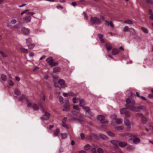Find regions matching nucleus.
I'll return each mask as SVG.
<instances>
[{
    "instance_id": "052dcab7",
    "label": "nucleus",
    "mask_w": 153,
    "mask_h": 153,
    "mask_svg": "<svg viewBox=\"0 0 153 153\" xmlns=\"http://www.w3.org/2000/svg\"><path fill=\"white\" fill-rule=\"evenodd\" d=\"M16 22V20L15 19H12L11 21V23L13 24H15Z\"/></svg>"
},
{
    "instance_id": "e2e57ef3",
    "label": "nucleus",
    "mask_w": 153,
    "mask_h": 153,
    "mask_svg": "<svg viewBox=\"0 0 153 153\" xmlns=\"http://www.w3.org/2000/svg\"><path fill=\"white\" fill-rule=\"evenodd\" d=\"M90 136L91 138L93 137H95L97 136V135L94 134H91Z\"/></svg>"
},
{
    "instance_id": "bf43d9fd",
    "label": "nucleus",
    "mask_w": 153,
    "mask_h": 153,
    "mask_svg": "<svg viewBox=\"0 0 153 153\" xmlns=\"http://www.w3.org/2000/svg\"><path fill=\"white\" fill-rule=\"evenodd\" d=\"M125 116L127 117H128L130 116V113L128 112H126L125 114Z\"/></svg>"
},
{
    "instance_id": "680f3d73",
    "label": "nucleus",
    "mask_w": 153,
    "mask_h": 153,
    "mask_svg": "<svg viewBox=\"0 0 153 153\" xmlns=\"http://www.w3.org/2000/svg\"><path fill=\"white\" fill-rule=\"evenodd\" d=\"M76 97H74L73 98V103L74 104L76 103H77V102L75 101L76 100Z\"/></svg>"
},
{
    "instance_id": "e433bc0d",
    "label": "nucleus",
    "mask_w": 153,
    "mask_h": 153,
    "mask_svg": "<svg viewBox=\"0 0 153 153\" xmlns=\"http://www.w3.org/2000/svg\"><path fill=\"white\" fill-rule=\"evenodd\" d=\"M91 146L89 144H87L84 147V149L85 150H88L91 148Z\"/></svg>"
},
{
    "instance_id": "7c9ffc66",
    "label": "nucleus",
    "mask_w": 153,
    "mask_h": 153,
    "mask_svg": "<svg viewBox=\"0 0 153 153\" xmlns=\"http://www.w3.org/2000/svg\"><path fill=\"white\" fill-rule=\"evenodd\" d=\"M77 120L79 121L80 123H82L83 122H84V120L83 119V117L81 115H80L79 118H78Z\"/></svg>"
},
{
    "instance_id": "aec40b11",
    "label": "nucleus",
    "mask_w": 153,
    "mask_h": 153,
    "mask_svg": "<svg viewBox=\"0 0 153 153\" xmlns=\"http://www.w3.org/2000/svg\"><path fill=\"white\" fill-rule=\"evenodd\" d=\"M79 101V105L80 106L82 107V108L84 106V105L86 104V103L85 101L82 100H80Z\"/></svg>"
},
{
    "instance_id": "4c0bfd02",
    "label": "nucleus",
    "mask_w": 153,
    "mask_h": 153,
    "mask_svg": "<svg viewBox=\"0 0 153 153\" xmlns=\"http://www.w3.org/2000/svg\"><path fill=\"white\" fill-rule=\"evenodd\" d=\"M32 42V40L31 38H28L26 39V43L27 45L30 44Z\"/></svg>"
},
{
    "instance_id": "49530a36",
    "label": "nucleus",
    "mask_w": 153,
    "mask_h": 153,
    "mask_svg": "<svg viewBox=\"0 0 153 153\" xmlns=\"http://www.w3.org/2000/svg\"><path fill=\"white\" fill-rule=\"evenodd\" d=\"M73 108L74 109L76 110H77V111H79V109H80L79 107L76 105H74L73 106Z\"/></svg>"
},
{
    "instance_id": "0e129e2a",
    "label": "nucleus",
    "mask_w": 153,
    "mask_h": 153,
    "mask_svg": "<svg viewBox=\"0 0 153 153\" xmlns=\"http://www.w3.org/2000/svg\"><path fill=\"white\" fill-rule=\"evenodd\" d=\"M78 118L76 117H73L71 119V120L72 121H76L77 120Z\"/></svg>"
},
{
    "instance_id": "338daca9",
    "label": "nucleus",
    "mask_w": 153,
    "mask_h": 153,
    "mask_svg": "<svg viewBox=\"0 0 153 153\" xmlns=\"http://www.w3.org/2000/svg\"><path fill=\"white\" fill-rule=\"evenodd\" d=\"M146 1L150 4H153V0H146Z\"/></svg>"
},
{
    "instance_id": "f3484780",
    "label": "nucleus",
    "mask_w": 153,
    "mask_h": 153,
    "mask_svg": "<svg viewBox=\"0 0 153 153\" xmlns=\"http://www.w3.org/2000/svg\"><path fill=\"white\" fill-rule=\"evenodd\" d=\"M99 135L102 139L104 140H107L108 139V137L100 133L99 134Z\"/></svg>"
},
{
    "instance_id": "69168bd1",
    "label": "nucleus",
    "mask_w": 153,
    "mask_h": 153,
    "mask_svg": "<svg viewBox=\"0 0 153 153\" xmlns=\"http://www.w3.org/2000/svg\"><path fill=\"white\" fill-rule=\"evenodd\" d=\"M91 151L92 152V153H97L96 150V148H94L91 149Z\"/></svg>"
},
{
    "instance_id": "6e6d98bb",
    "label": "nucleus",
    "mask_w": 153,
    "mask_h": 153,
    "mask_svg": "<svg viewBox=\"0 0 153 153\" xmlns=\"http://www.w3.org/2000/svg\"><path fill=\"white\" fill-rule=\"evenodd\" d=\"M25 98V96L24 95H22L20 98V100L21 101H22Z\"/></svg>"
},
{
    "instance_id": "603ef678",
    "label": "nucleus",
    "mask_w": 153,
    "mask_h": 153,
    "mask_svg": "<svg viewBox=\"0 0 153 153\" xmlns=\"http://www.w3.org/2000/svg\"><path fill=\"white\" fill-rule=\"evenodd\" d=\"M68 96H75V94L73 93L70 92L68 93Z\"/></svg>"
},
{
    "instance_id": "ddd939ff",
    "label": "nucleus",
    "mask_w": 153,
    "mask_h": 153,
    "mask_svg": "<svg viewBox=\"0 0 153 153\" xmlns=\"http://www.w3.org/2000/svg\"><path fill=\"white\" fill-rule=\"evenodd\" d=\"M133 143L134 144H137L140 143V140L138 138H135L133 140Z\"/></svg>"
},
{
    "instance_id": "5fc2aeb1",
    "label": "nucleus",
    "mask_w": 153,
    "mask_h": 153,
    "mask_svg": "<svg viewBox=\"0 0 153 153\" xmlns=\"http://www.w3.org/2000/svg\"><path fill=\"white\" fill-rule=\"evenodd\" d=\"M1 55L3 57H6L7 56V55L3 51L1 53Z\"/></svg>"
},
{
    "instance_id": "f03ea898",
    "label": "nucleus",
    "mask_w": 153,
    "mask_h": 153,
    "mask_svg": "<svg viewBox=\"0 0 153 153\" xmlns=\"http://www.w3.org/2000/svg\"><path fill=\"white\" fill-rule=\"evenodd\" d=\"M39 104L42 111L44 112V114L41 117V119L42 120H48L50 116V114L47 111H45V108L41 103H40Z\"/></svg>"
},
{
    "instance_id": "393cba45",
    "label": "nucleus",
    "mask_w": 153,
    "mask_h": 153,
    "mask_svg": "<svg viewBox=\"0 0 153 153\" xmlns=\"http://www.w3.org/2000/svg\"><path fill=\"white\" fill-rule=\"evenodd\" d=\"M110 143H112L114 146L116 145H117L118 144V143L119 142V141L118 140H112L110 141Z\"/></svg>"
},
{
    "instance_id": "c03bdc74",
    "label": "nucleus",
    "mask_w": 153,
    "mask_h": 153,
    "mask_svg": "<svg viewBox=\"0 0 153 153\" xmlns=\"http://www.w3.org/2000/svg\"><path fill=\"white\" fill-rule=\"evenodd\" d=\"M97 152L98 153H103V150L101 148H99L97 149Z\"/></svg>"
},
{
    "instance_id": "774afa93",
    "label": "nucleus",
    "mask_w": 153,
    "mask_h": 153,
    "mask_svg": "<svg viewBox=\"0 0 153 153\" xmlns=\"http://www.w3.org/2000/svg\"><path fill=\"white\" fill-rule=\"evenodd\" d=\"M63 96L65 97H67L68 96V93H64L63 94Z\"/></svg>"
},
{
    "instance_id": "5701e85b",
    "label": "nucleus",
    "mask_w": 153,
    "mask_h": 153,
    "mask_svg": "<svg viewBox=\"0 0 153 153\" xmlns=\"http://www.w3.org/2000/svg\"><path fill=\"white\" fill-rule=\"evenodd\" d=\"M59 129L57 128L54 131V135L55 136H59V135H58V134H59Z\"/></svg>"
},
{
    "instance_id": "b1692460",
    "label": "nucleus",
    "mask_w": 153,
    "mask_h": 153,
    "mask_svg": "<svg viewBox=\"0 0 153 153\" xmlns=\"http://www.w3.org/2000/svg\"><path fill=\"white\" fill-rule=\"evenodd\" d=\"M129 31L130 33L132 35H135L136 34V32L135 30L133 28H130L129 29Z\"/></svg>"
},
{
    "instance_id": "ea45409f",
    "label": "nucleus",
    "mask_w": 153,
    "mask_h": 153,
    "mask_svg": "<svg viewBox=\"0 0 153 153\" xmlns=\"http://www.w3.org/2000/svg\"><path fill=\"white\" fill-rule=\"evenodd\" d=\"M123 128V127L122 126H118L114 128V129L117 130H122Z\"/></svg>"
},
{
    "instance_id": "6ab92c4d",
    "label": "nucleus",
    "mask_w": 153,
    "mask_h": 153,
    "mask_svg": "<svg viewBox=\"0 0 153 153\" xmlns=\"http://www.w3.org/2000/svg\"><path fill=\"white\" fill-rule=\"evenodd\" d=\"M147 122V119L144 116L141 119V122L143 124H145Z\"/></svg>"
},
{
    "instance_id": "4468645a",
    "label": "nucleus",
    "mask_w": 153,
    "mask_h": 153,
    "mask_svg": "<svg viewBox=\"0 0 153 153\" xmlns=\"http://www.w3.org/2000/svg\"><path fill=\"white\" fill-rule=\"evenodd\" d=\"M105 22L107 23L106 24L108 26L109 25L111 26V28L113 29H114V26L112 22L111 21H110L109 22L107 20H105Z\"/></svg>"
},
{
    "instance_id": "2f4dec72",
    "label": "nucleus",
    "mask_w": 153,
    "mask_h": 153,
    "mask_svg": "<svg viewBox=\"0 0 153 153\" xmlns=\"http://www.w3.org/2000/svg\"><path fill=\"white\" fill-rule=\"evenodd\" d=\"M59 135L61 136V138L62 139H65L67 137V135L65 133L60 134Z\"/></svg>"
},
{
    "instance_id": "39448f33",
    "label": "nucleus",
    "mask_w": 153,
    "mask_h": 153,
    "mask_svg": "<svg viewBox=\"0 0 153 153\" xmlns=\"http://www.w3.org/2000/svg\"><path fill=\"white\" fill-rule=\"evenodd\" d=\"M97 120L100 121L102 123H107L108 122V120H105V117L102 115H99L97 116Z\"/></svg>"
},
{
    "instance_id": "f8f14e48",
    "label": "nucleus",
    "mask_w": 153,
    "mask_h": 153,
    "mask_svg": "<svg viewBox=\"0 0 153 153\" xmlns=\"http://www.w3.org/2000/svg\"><path fill=\"white\" fill-rule=\"evenodd\" d=\"M32 107L33 110L34 111H38L39 109V106L36 104H33Z\"/></svg>"
},
{
    "instance_id": "6e6552de",
    "label": "nucleus",
    "mask_w": 153,
    "mask_h": 153,
    "mask_svg": "<svg viewBox=\"0 0 153 153\" xmlns=\"http://www.w3.org/2000/svg\"><path fill=\"white\" fill-rule=\"evenodd\" d=\"M46 61L50 66H52V64L53 63V58L52 56H50L46 59Z\"/></svg>"
},
{
    "instance_id": "0eeeda50",
    "label": "nucleus",
    "mask_w": 153,
    "mask_h": 153,
    "mask_svg": "<svg viewBox=\"0 0 153 153\" xmlns=\"http://www.w3.org/2000/svg\"><path fill=\"white\" fill-rule=\"evenodd\" d=\"M22 31L24 34L26 35H28L30 32L29 30L24 27L22 28Z\"/></svg>"
},
{
    "instance_id": "4d7b16f0",
    "label": "nucleus",
    "mask_w": 153,
    "mask_h": 153,
    "mask_svg": "<svg viewBox=\"0 0 153 153\" xmlns=\"http://www.w3.org/2000/svg\"><path fill=\"white\" fill-rule=\"evenodd\" d=\"M59 100L60 102H63V98L61 96H59Z\"/></svg>"
},
{
    "instance_id": "9d476101",
    "label": "nucleus",
    "mask_w": 153,
    "mask_h": 153,
    "mask_svg": "<svg viewBox=\"0 0 153 153\" xmlns=\"http://www.w3.org/2000/svg\"><path fill=\"white\" fill-rule=\"evenodd\" d=\"M59 83L61 85H64L62 87L63 88L67 87L66 85L65 84V81L62 79H60L58 81Z\"/></svg>"
},
{
    "instance_id": "c9c22d12",
    "label": "nucleus",
    "mask_w": 153,
    "mask_h": 153,
    "mask_svg": "<svg viewBox=\"0 0 153 153\" xmlns=\"http://www.w3.org/2000/svg\"><path fill=\"white\" fill-rule=\"evenodd\" d=\"M107 133L108 134V135L109 136H111L112 137H114L115 136L114 134L111 131H107Z\"/></svg>"
},
{
    "instance_id": "c85d7f7f",
    "label": "nucleus",
    "mask_w": 153,
    "mask_h": 153,
    "mask_svg": "<svg viewBox=\"0 0 153 153\" xmlns=\"http://www.w3.org/2000/svg\"><path fill=\"white\" fill-rule=\"evenodd\" d=\"M20 51L22 53H26L28 52V50L26 48H20Z\"/></svg>"
},
{
    "instance_id": "a19ab883",
    "label": "nucleus",
    "mask_w": 153,
    "mask_h": 153,
    "mask_svg": "<svg viewBox=\"0 0 153 153\" xmlns=\"http://www.w3.org/2000/svg\"><path fill=\"white\" fill-rule=\"evenodd\" d=\"M88 115H89V116H88V117L90 119H92V117H93L94 115V114L93 113L90 111L88 113Z\"/></svg>"
},
{
    "instance_id": "1a4fd4ad",
    "label": "nucleus",
    "mask_w": 153,
    "mask_h": 153,
    "mask_svg": "<svg viewBox=\"0 0 153 153\" xmlns=\"http://www.w3.org/2000/svg\"><path fill=\"white\" fill-rule=\"evenodd\" d=\"M127 145V143L124 141L120 142L118 143V145L119 146L122 148H124Z\"/></svg>"
},
{
    "instance_id": "79ce46f5",
    "label": "nucleus",
    "mask_w": 153,
    "mask_h": 153,
    "mask_svg": "<svg viewBox=\"0 0 153 153\" xmlns=\"http://www.w3.org/2000/svg\"><path fill=\"white\" fill-rule=\"evenodd\" d=\"M136 116L137 117H140L141 119L144 116L141 113H138L136 114Z\"/></svg>"
},
{
    "instance_id": "13d9d810",
    "label": "nucleus",
    "mask_w": 153,
    "mask_h": 153,
    "mask_svg": "<svg viewBox=\"0 0 153 153\" xmlns=\"http://www.w3.org/2000/svg\"><path fill=\"white\" fill-rule=\"evenodd\" d=\"M129 135V134L128 133H125L124 134H122L120 135V136L123 137H126V136H128Z\"/></svg>"
},
{
    "instance_id": "72a5a7b5",
    "label": "nucleus",
    "mask_w": 153,
    "mask_h": 153,
    "mask_svg": "<svg viewBox=\"0 0 153 153\" xmlns=\"http://www.w3.org/2000/svg\"><path fill=\"white\" fill-rule=\"evenodd\" d=\"M117 118V115L115 114H113L111 116V119L116 120Z\"/></svg>"
},
{
    "instance_id": "de8ad7c7",
    "label": "nucleus",
    "mask_w": 153,
    "mask_h": 153,
    "mask_svg": "<svg viewBox=\"0 0 153 153\" xmlns=\"http://www.w3.org/2000/svg\"><path fill=\"white\" fill-rule=\"evenodd\" d=\"M28 47L29 48H33L35 47V45L33 44L30 43L27 45Z\"/></svg>"
},
{
    "instance_id": "a211bd4d",
    "label": "nucleus",
    "mask_w": 153,
    "mask_h": 153,
    "mask_svg": "<svg viewBox=\"0 0 153 153\" xmlns=\"http://www.w3.org/2000/svg\"><path fill=\"white\" fill-rule=\"evenodd\" d=\"M70 105L67 104L63 109V111H69L70 108Z\"/></svg>"
},
{
    "instance_id": "473e14b6",
    "label": "nucleus",
    "mask_w": 153,
    "mask_h": 153,
    "mask_svg": "<svg viewBox=\"0 0 153 153\" xmlns=\"http://www.w3.org/2000/svg\"><path fill=\"white\" fill-rule=\"evenodd\" d=\"M14 92L15 94L17 96L19 95L20 94V91L17 88L14 90Z\"/></svg>"
},
{
    "instance_id": "9b49d317",
    "label": "nucleus",
    "mask_w": 153,
    "mask_h": 153,
    "mask_svg": "<svg viewBox=\"0 0 153 153\" xmlns=\"http://www.w3.org/2000/svg\"><path fill=\"white\" fill-rule=\"evenodd\" d=\"M98 36L101 42L102 43H104L105 42V40L103 39V34H98Z\"/></svg>"
},
{
    "instance_id": "c756f323",
    "label": "nucleus",
    "mask_w": 153,
    "mask_h": 153,
    "mask_svg": "<svg viewBox=\"0 0 153 153\" xmlns=\"http://www.w3.org/2000/svg\"><path fill=\"white\" fill-rule=\"evenodd\" d=\"M123 22L125 23H126L130 25H131L133 24L132 22L130 20H127L124 21Z\"/></svg>"
},
{
    "instance_id": "412c9836",
    "label": "nucleus",
    "mask_w": 153,
    "mask_h": 153,
    "mask_svg": "<svg viewBox=\"0 0 153 153\" xmlns=\"http://www.w3.org/2000/svg\"><path fill=\"white\" fill-rule=\"evenodd\" d=\"M124 122L125 124L127 126H129L130 125V123L129 120L128 119L125 118Z\"/></svg>"
},
{
    "instance_id": "37998d69",
    "label": "nucleus",
    "mask_w": 153,
    "mask_h": 153,
    "mask_svg": "<svg viewBox=\"0 0 153 153\" xmlns=\"http://www.w3.org/2000/svg\"><path fill=\"white\" fill-rule=\"evenodd\" d=\"M105 46L106 48H112L111 45L109 43H106Z\"/></svg>"
},
{
    "instance_id": "bb28decb",
    "label": "nucleus",
    "mask_w": 153,
    "mask_h": 153,
    "mask_svg": "<svg viewBox=\"0 0 153 153\" xmlns=\"http://www.w3.org/2000/svg\"><path fill=\"white\" fill-rule=\"evenodd\" d=\"M122 122V120L120 118L117 119L116 120V123L117 124H121Z\"/></svg>"
},
{
    "instance_id": "09e8293b",
    "label": "nucleus",
    "mask_w": 153,
    "mask_h": 153,
    "mask_svg": "<svg viewBox=\"0 0 153 153\" xmlns=\"http://www.w3.org/2000/svg\"><path fill=\"white\" fill-rule=\"evenodd\" d=\"M9 84L10 85L13 86L14 85V83L11 80H10L9 81Z\"/></svg>"
},
{
    "instance_id": "cd10ccee",
    "label": "nucleus",
    "mask_w": 153,
    "mask_h": 153,
    "mask_svg": "<svg viewBox=\"0 0 153 153\" xmlns=\"http://www.w3.org/2000/svg\"><path fill=\"white\" fill-rule=\"evenodd\" d=\"M141 29L144 33H146V34H148L149 33V30L147 29L144 27H141Z\"/></svg>"
},
{
    "instance_id": "20e7f679",
    "label": "nucleus",
    "mask_w": 153,
    "mask_h": 153,
    "mask_svg": "<svg viewBox=\"0 0 153 153\" xmlns=\"http://www.w3.org/2000/svg\"><path fill=\"white\" fill-rule=\"evenodd\" d=\"M35 14L34 12H29L27 13V16H26L24 19L27 23H28L30 22L31 19V16H32Z\"/></svg>"
},
{
    "instance_id": "2eb2a0df",
    "label": "nucleus",
    "mask_w": 153,
    "mask_h": 153,
    "mask_svg": "<svg viewBox=\"0 0 153 153\" xmlns=\"http://www.w3.org/2000/svg\"><path fill=\"white\" fill-rule=\"evenodd\" d=\"M119 52V50L117 48H113L112 51V54L114 55L117 54Z\"/></svg>"
},
{
    "instance_id": "dca6fc26",
    "label": "nucleus",
    "mask_w": 153,
    "mask_h": 153,
    "mask_svg": "<svg viewBox=\"0 0 153 153\" xmlns=\"http://www.w3.org/2000/svg\"><path fill=\"white\" fill-rule=\"evenodd\" d=\"M61 69L59 67H56L53 68V72L56 73L57 72H59L60 71Z\"/></svg>"
},
{
    "instance_id": "8fccbe9b",
    "label": "nucleus",
    "mask_w": 153,
    "mask_h": 153,
    "mask_svg": "<svg viewBox=\"0 0 153 153\" xmlns=\"http://www.w3.org/2000/svg\"><path fill=\"white\" fill-rule=\"evenodd\" d=\"M62 126L64 128H65L67 129L68 128V127L67 125L65 123H64V122H62Z\"/></svg>"
},
{
    "instance_id": "423d86ee",
    "label": "nucleus",
    "mask_w": 153,
    "mask_h": 153,
    "mask_svg": "<svg viewBox=\"0 0 153 153\" xmlns=\"http://www.w3.org/2000/svg\"><path fill=\"white\" fill-rule=\"evenodd\" d=\"M146 107L144 105L136 106V112H140L141 110L145 111L146 110Z\"/></svg>"
},
{
    "instance_id": "7ed1b4c3",
    "label": "nucleus",
    "mask_w": 153,
    "mask_h": 153,
    "mask_svg": "<svg viewBox=\"0 0 153 153\" xmlns=\"http://www.w3.org/2000/svg\"><path fill=\"white\" fill-rule=\"evenodd\" d=\"M90 21L92 25L95 24L97 25H99L101 23V21L100 19L97 17H95L94 18L91 17L90 19Z\"/></svg>"
},
{
    "instance_id": "3c124183",
    "label": "nucleus",
    "mask_w": 153,
    "mask_h": 153,
    "mask_svg": "<svg viewBox=\"0 0 153 153\" xmlns=\"http://www.w3.org/2000/svg\"><path fill=\"white\" fill-rule=\"evenodd\" d=\"M80 137L81 138V139L83 140L85 139V135L83 133H82L80 134Z\"/></svg>"
},
{
    "instance_id": "4be33fe9",
    "label": "nucleus",
    "mask_w": 153,
    "mask_h": 153,
    "mask_svg": "<svg viewBox=\"0 0 153 153\" xmlns=\"http://www.w3.org/2000/svg\"><path fill=\"white\" fill-rule=\"evenodd\" d=\"M85 112L88 113L91 110L90 108L88 106H84L82 108Z\"/></svg>"
},
{
    "instance_id": "f704fd0d",
    "label": "nucleus",
    "mask_w": 153,
    "mask_h": 153,
    "mask_svg": "<svg viewBox=\"0 0 153 153\" xmlns=\"http://www.w3.org/2000/svg\"><path fill=\"white\" fill-rule=\"evenodd\" d=\"M126 112V108H122L120 110V113H121V114H125Z\"/></svg>"
},
{
    "instance_id": "a18cd8bd",
    "label": "nucleus",
    "mask_w": 153,
    "mask_h": 153,
    "mask_svg": "<svg viewBox=\"0 0 153 153\" xmlns=\"http://www.w3.org/2000/svg\"><path fill=\"white\" fill-rule=\"evenodd\" d=\"M83 14L84 15V19L87 20L88 19V16L86 13L85 12H83Z\"/></svg>"
},
{
    "instance_id": "864d4df0",
    "label": "nucleus",
    "mask_w": 153,
    "mask_h": 153,
    "mask_svg": "<svg viewBox=\"0 0 153 153\" xmlns=\"http://www.w3.org/2000/svg\"><path fill=\"white\" fill-rule=\"evenodd\" d=\"M1 55L3 57H6L7 56V55L3 51L1 53Z\"/></svg>"
},
{
    "instance_id": "f257e3e1",
    "label": "nucleus",
    "mask_w": 153,
    "mask_h": 153,
    "mask_svg": "<svg viewBox=\"0 0 153 153\" xmlns=\"http://www.w3.org/2000/svg\"><path fill=\"white\" fill-rule=\"evenodd\" d=\"M126 102L127 103L126 105V107L128 109H129L134 112H136V107H135L133 105H129L131 103L133 105H134L135 104V102L134 100H131L129 98H127L126 100Z\"/></svg>"
},
{
    "instance_id": "a878e982",
    "label": "nucleus",
    "mask_w": 153,
    "mask_h": 153,
    "mask_svg": "<svg viewBox=\"0 0 153 153\" xmlns=\"http://www.w3.org/2000/svg\"><path fill=\"white\" fill-rule=\"evenodd\" d=\"M1 78L2 80L4 81H6L7 80V76L5 75L2 74L1 75Z\"/></svg>"
},
{
    "instance_id": "58836bf2",
    "label": "nucleus",
    "mask_w": 153,
    "mask_h": 153,
    "mask_svg": "<svg viewBox=\"0 0 153 153\" xmlns=\"http://www.w3.org/2000/svg\"><path fill=\"white\" fill-rule=\"evenodd\" d=\"M129 28L127 26H125L123 29V31L124 32H128L129 30Z\"/></svg>"
}]
</instances>
